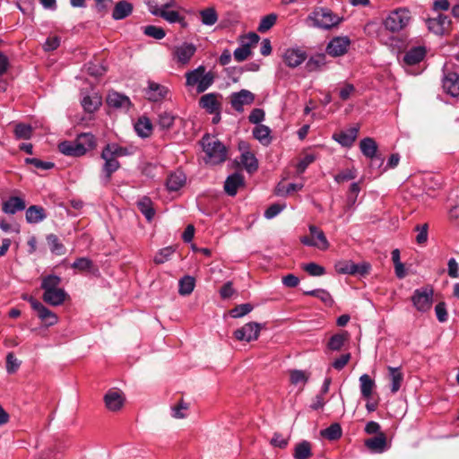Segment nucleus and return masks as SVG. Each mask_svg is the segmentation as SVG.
I'll list each match as a JSON object with an SVG mask.
<instances>
[{
	"label": "nucleus",
	"instance_id": "32",
	"mask_svg": "<svg viewBox=\"0 0 459 459\" xmlns=\"http://www.w3.org/2000/svg\"><path fill=\"white\" fill-rule=\"evenodd\" d=\"M46 218L44 208L38 205H31L26 211V220L29 223L35 224Z\"/></svg>",
	"mask_w": 459,
	"mask_h": 459
},
{
	"label": "nucleus",
	"instance_id": "48",
	"mask_svg": "<svg viewBox=\"0 0 459 459\" xmlns=\"http://www.w3.org/2000/svg\"><path fill=\"white\" fill-rule=\"evenodd\" d=\"M195 288V279L191 276H185L179 281V293L181 295H189Z\"/></svg>",
	"mask_w": 459,
	"mask_h": 459
},
{
	"label": "nucleus",
	"instance_id": "11",
	"mask_svg": "<svg viewBox=\"0 0 459 459\" xmlns=\"http://www.w3.org/2000/svg\"><path fill=\"white\" fill-rule=\"evenodd\" d=\"M427 25L429 31L436 35H445L450 30L451 21L447 16L438 14L437 18H430L427 20Z\"/></svg>",
	"mask_w": 459,
	"mask_h": 459
},
{
	"label": "nucleus",
	"instance_id": "16",
	"mask_svg": "<svg viewBox=\"0 0 459 459\" xmlns=\"http://www.w3.org/2000/svg\"><path fill=\"white\" fill-rule=\"evenodd\" d=\"M368 264H357L351 261L340 262L336 264V271L342 274H364L368 272Z\"/></svg>",
	"mask_w": 459,
	"mask_h": 459
},
{
	"label": "nucleus",
	"instance_id": "54",
	"mask_svg": "<svg viewBox=\"0 0 459 459\" xmlns=\"http://www.w3.org/2000/svg\"><path fill=\"white\" fill-rule=\"evenodd\" d=\"M346 335L344 333H337L333 335L328 342V348L332 351H339L344 344Z\"/></svg>",
	"mask_w": 459,
	"mask_h": 459
},
{
	"label": "nucleus",
	"instance_id": "21",
	"mask_svg": "<svg viewBox=\"0 0 459 459\" xmlns=\"http://www.w3.org/2000/svg\"><path fill=\"white\" fill-rule=\"evenodd\" d=\"M107 103L109 107L115 108L128 109L131 106V101L128 97L116 91L108 93Z\"/></svg>",
	"mask_w": 459,
	"mask_h": 459
},
{
	"label": "nucleus",
	"instance_id": "41",
	"mask_svg": "<svg viewBox=\"0 0 459 459\" xmlns=\"http://www.w3.org/2000/svg\"><path fill=\"white\" fill-rule=\"evenodd\" d=\"M150 12L155 14L162 8H169L174 5V0H144Z\"/></svg>",
	"mask_w": 459,
	"mask_h": 459
},
{
	"label": "nucleus",
	"instance_id": "4",
	"mask_svg": "<svg viewBox=\"0 0 459 459\" xmlns=\"http://www.w3.org/2000/svg\"><path fill=\"white\" fill-rule=\"evenodd\" d=\"M308 20L312 22L314 27L330 30L337 26L342 19L329 8L317 7L309 14Z\"/></svg>",
	"mask_w": 459,
	"mask_h": 459
},
{
	"label": "nucleus",
	"instance_id": "60",
	"mask_svg": "<svg viewBox=\"0 0 459 459\" xmlns=\"http://www.w3.org/2000/svg\"><path fill=\"white\" fill-rule=\"evenodd\" d=\"M303 269L311 276H321L325 273V268L316 263L307 264Z\"/></svg>",
	"mask_w": 459,
	"mask_h": 459
},
{
	"label": "nucleus",
	"instance_id": "19",
	"mask_svg": "<svg viewBox=\"0 0 459 459\" xmlns=\"http://www.w3.org/2000/svg\"><path fill=\"white\" fill-rule=\"evenodd\" d=\"M196 48L191 43H183L176 47L174 54L178 63L187 64L195 55Z\"/></svg>",
	"mask_w": 459,
	"mask_h": 459
},
{
	"label": "nucleus",
	"instance_id": "61",
	"mask_svg": "<svg viewBox=\"0 0 459 459\" xmlns=\"http://www.w3.org/2000/svg\"><path fill=\"white\" fill-rule=\"evenodd\" d=\"M174 253V249L170 247L162 248L155 256L154 262L158 264H163L167 262L172 254Z\"/></svg>",
	"mask_w": 459,
	"mask_h": 459
},
{
	"label": "nucleus",
	"instance_id": "20",
	"mask_svg": "<svg viewBox=\"0 0 459 459\" xmlns=\"http://www.w3.org/2000/svg\"><path fill=\"white\" fill-rule=\"evenodd\" d=\"M199 105L210 114L217 113L221 109V102L215 93L203 95L199 100Z\"/></svg>",
	"mask_w": 459,
	"mask_h": 459
},
{
	"label": "nucleus",
	"instance_id": "49",
	"mask_svg": "<svg viewBox=\"0 0 459 459\" xmlns=\"http://www.w3.org/2000/svg\"><path fill=\"white\" fill-rule=\"evenodd\" d=\"M188 411V403L180 400L177 404L171 407V415L175 419H183Z\"/></svg>",
	"mask_w": 459,
	"mask_h": 459
},
{
	"label": "nucleus",
	"instance_id": "34",
	"mask_svg": "<svg viewBox=\"0 0 459 459\" xmlns=\"http://www.w3.org/2000/svg\"><path fill=\"white\" fill-rule=\"evenodd\" d=\"M137 134L143 138L148 137L152 132V124L148 117H143L134 125Z\"/></svg>",
	"mask_w": 459,
	"mask_h": 459
},
{
	"label": "nucleus",
	"instance_id": "27",
	"mask_svg": "<svg viewBox=\"0 0 459 459\" xmlns=\"http://www.w3.org/2000/svg\"><path fill=\"white\" fill-rule=\"evenodd\" d=\"M154 15L163 18L169 23H179L181 27H186V22L184 16L180 15L178 12L174 10H169V8H162L158 11Z\"/></svg>",
	"mask_w": 459,
	"mask_h": 459
},
{
	"label": "nucleus",
	"instance_id": "1",
	"mask_svg": "<svg viewBox=\"0 0 459 459\" xmlns=\"http://www.w3.org/2000/svg\"><path fill=\"white\" fill-rule=\"evenodd\" d=\"M202 146L205 153L204 160L206 163L217 165L227 160V148L215 136L204 135L202 139Z\"/></svg>",
	"mask_w": 459,
	"mask_h": 459
},
{
	"label": "nucleus",
	"instance_id": "18",
	"mask_svg": "<svg viewBox=\"0 0 459 459\" xmlns=\"http://www.w3.org/2000/svg\"><path fill=\"white\" fill-rule=\"evenodd\" d=\"M388 371V380L390 382V390L391 393L396 394L400 389L403 382V373L400 367H387Z\"/></svg>",
	"mask_w": 459,
	"mask_h": 459
},
{
	"label": "nucleus",
	"instance_id": "17",
	"mask_svg": "<svg viewBox=\"0 0 459 459\" xmlns=\"http://www.w3.org/2000/svg\"><path fill=\"white\" fill-rule=\"evenodd\" d=\"M104 401L108 410L112 411H119L125 403V397L122 393L116 390H109L104 396Z\"/></svg>",
	"mask_w": 459,
	"mask_h": 459
},
{
	"label": "nucleus",
	"instance_id": "3",
	"mask_svg": "<svg viewBox=\"0 0 459 459\" xmlns=\"http://www.w3.org/2000/svg\"><path fill=\"white\" fill-rule=\"evenodd\" d=\"M94 137L91 134H82L77 141H65L58 145V150L65 155L80 157L85 154L88 148L92 147Z\"/></svg>",
	"mask_w": 459,
	"mask_h": 459
},
{
	"label": "nucleus",
	"instance_id": "42",
	"mask_svg": "<svg viewBox=\"0 0 459 459\" xmlns=\"http://www.w3.org/2000/svg\"><path fill=\"white\" fill-rule=\"evenodd\" d=\"M47 241L52 253L58 255L65 254V247L55 234L48 235Z\"/></svg>",
	"mask_w": 459,
	"mask_h": 459
},
{
	"label": "nucleus",
	"instance_id": "29",
	"mask_svg": "<svg viewBox=\"0 0 459 459\" xmlns=\"http://www.w3.org/2000/svg\"><path fill=\"white\" fill-rule=\"evenodd\" d=\"M186 179V178L182 171H175L169 176L167 187L169 191H178L184 186Z\"/></svg>",
	"mask_w": 459,
	"mask_h": 459
},
{
	"label": "nucleus",
	"instance_id": "30",
	"mask_svg": "<svg viewBox=\"0 0 459 459\" xmlns=\"http://www.w3.org/2000/svg\"><path fill=\"white\" fill-rule=\"evenodd\" d=\"M82 106L86 112L93 113L95 112L101 105V97L97 93L92 95H85L82 97Z\"/></svg>",
	"mask_w": 459,
	"mask_h": 459
},
{
	"label": "nucleus",
	"instance_id": "8",
	"mask_svg": "<svg viewBox=\"0 0 459 459\" xmlns=\"http://www.w3.org/2000/svg\"><path fill=\"white\" fill-rule=\"evenodd\" d=\"M377 435L364 441L365 446L373 454H382L391 447V440H387L384 432H377Z\"/></svg>",
	"mask_w": 459,
	"mask_h": 459
},
{
	"label": "nucleus",
	"instance_id": "52",
	"mask_svg": "<svg viewBox=\"0 0 459 459\" xmlns=\"http://www.w3.org/2000/svg\"><path fill=\"white\" fill-rule=\"evenodd\" d=\"M143 30L146 36L155 39H161L166 35V32L162 28L154 25H147L143 28Z\"/></svg>",
	"mask_w": 459,
	"mask_h": 459
},
{
	"label": "nucleus",
	"instance_id": "50",
	"mask_svg": "<svg viewBox=\"0 0 459 459\" xmlns=\"http://www.w3.org/2000/svg\"><path fill=\"white\" fill-rule=\"evenodd\" d=\"M61 282V279L57 275L50 274L43 278L41 288L44 290V291L55 290L58 288V285Z\"/></svg>",
	"mask_w": 459,
	"mask_h": 459
},
{
	"label": "nucleus",
	"instance_id": "23",
	"mask_svg": "<svg viewBox=\"0 0 459 459\" xmlns=\"http://www.w3.org/2000/svg\"><path fill=\"white\" fill-rule=\"evenodd\" d=\"M443 88L451 96H459V75L455 73L446 74L443 80Z\"/></svg>",
	"mask_w": 459,
	"mask_h": 459
},
{
	"label": "nucleus",
	"instance_id": "25",
	"mask_svg": "<svg viewBox=\"0 0 459 459\" xmlns=\"http://www.w3.org/2000/svg\"><path fill=\"white\" fill-rule=\"evenodd\" d=\"M426 50L423 47H414L403 56V63L407 65L419 64L425 56Z\"/></svg>",
	"mask_w": 459,
	"mask_h": 459
},
{
	"label": "nucleus",
	"instance_id": "9",
	"mask_svg": "<svg viewBox=\"0 0 459 459\" xmlns=\"http://www.w3.org/2000/svg\"><path fill=\"white\" fill-rule=\"evenodd\" d=\"M260 326L256 323H247L234 332V336L238 341L252 342L258 338Z\"/></svg>",
	"mask_w": 459,
	"mask_h": 459
},
{
	"label": "nucleus",
	"instance_id": "58",
	"mask_svg": "<svg viewBox=\"0 0 459 459\" xmlns=\"http://www.w3.org/2000/svg\"><path fill=\"white\" fill-rule=\"evenodd\" d=\"M25 163L34 166L36 169L48 170L54 167V163L49 161H43L37 158H26Z\"/></svg>",
	"mask_w": 459,
	"mask_h": 459
},
{
	"label": "nucleus",
	"instance_id": "15",
	"mask_svg": "<svg viewBox=\"0 0 459 459\" xmlns=\"http://www.w3.org/2000/svg\"><path fill=\"white\" fill-rule=\"evenodd\" d=\"M101 158L104 160L102 168L101 181L103 184H108L110 180L111 175L119 169V162L116 158L111 155L107 157L104 155V151L101 152Z\"/></svg>",
	"mask_w": 459,
	"mask_h": 459
},
{
	"label": "nucleus",
	"instance_id": "59",
	"mask_svg": "<svg viewBox=\"0 0 459 459\" xmlns=\"http://www.w3.org/2000/svg\"><path fill=\"white\" fill-rule=\"evenodd\" d=\"M253 307L247 303L241 304L230 310V316L234 318L241 317L251 312Z\"/></svg>",
	"mask_w": 459,
	"mask_h": 459
},
{
	"label": "nucleus",
	"instance_id": "14",
	"mask_svg": "<svg viewBox=\"0 0 459 459\" xmlns=\"http://www.w3.org/2000/svg\"><path fill=\"white\" fill-rule=\"evenodd\" d=\"M169 89L160 83L152 81L148 82V87L145 89V97L152 102L160 101L166 98Z\"/></svg>",
	"mask_w": 459,
	"mask_h": 459
},
{
	"label": "nucleus",
	"instance_id": "43",
	"mask_svg": "<svg viewBox=\"0 0 459 459\" xmlns=\"http://www.w3.org/2000/svg\"><path fill=\"white\" fill-rule=\"evenodd\" d=\"M201 21L203 24L212 26L218 21V15L214 8H206L200 11Z\"/></svg>",
	"mask_w": 459,
	"mask_h": 459
},
{
	"label": "nucleus",
	"instance_id": "7",
	"mask_svg": "<svg viewBox=\"0 0 459 459\" xmlns=\"http://www.w3.org/2000/svg\"><path fill=\"white\" fill-rule=\"evenodd\" d=\"M30 303L31 307L38 313V316L48 326L54 325L57 322V316L55 313L46 307L42 303L32 297L24 298Z\"/></svg>",
	"mask_w": 459,
	"mask_h": 459
},
{
	"label": "nucleus",
	"instance_id": "57",
	"mask_svg": "<svg viewBox=\"0 0 459 459\" xmlns=\"http://www.w3.org/2000/svg\"><path fill=\"white\" fill-rule=\"evenodd\" d=\"M21 361L13 355V352H10L6 356V371L9 374H13L20 368Z\"/></svg>",
	"mask_w": 459,
	"mask_h": 459
},
{
	"label": "nucleus",
	"instance_id": "26",
	"mask_svg": "<svg viewBox=\"0 0 459 459\" xmlns=\"http://www.w3.org/2000/svg\"><path fill=\"white\" fill-rule=\"evenodd\" d=\"M66 297L65 291L61 289H53L51 290L44 291L43 294V299L45 302L52 305V306H58L61 305Z\"/></svg>",
	"mask_w": 459,
	"mask_h": 459
},
{
	"label": "nucleus",
	"instance_id": "55",
	"mask_svg": "<svg viewBox=\"0 0 459 459\" xmlns=\"http://www.w3.org/2000/svg\"><path fill=\"white\" fill-rule=\"evenodd\" d=\"M356 177H357V170L354 168H352V169H344V170L341 171L340 173H338L337 175H335L334 180L340 184L342 182L352 180Z\"/></svg>",
	"mask_w": 459,
	"mask_h": 459
},
{
	"label": "nucleus",
	"instance_id": "31",
	"mask_svg": "<svg viewBox=\"0 0 459 459\" xmlns=\"http://www.w3.org/2000/svg\"><path fill=\"white\" fill-rule=\"evenodd\" d=\"M359 149L365 157L373 159L377 152V144L373 138L366 137L360 141Z\"/></svg>",
	"mask_w": 459,
	"mask_h": 459
},
{
	"label": "nucleus",
	"instance_id": "39",
	"mask_svg": "<svg viewBox=\"0 0 459 459\" xmlns=\"http://www.w3.org/2000/svg\"><path fill=\"white\" fill-rule=\"evenodd\" d=\"M241 163L249 173L255 171L258 168L257 160L250 152H244L242 153Z\"/></svg>",
	"mask_w": 459,
	"mask_h": 459
},
{
	"label": "nucleus",
	"instance_id": "36",
	"mask_svg": "<svg viewBox=\"0 0 459 459\" xmlns=\"http://www.w3.org/2000/svg\"><path fill=\"white\" fill-rule=\"evenodd\" d=\"M270 134V128L264 125H257L253 130L254 137L264 145L271 143Z\"/></svg>",
	"mask_w": 459,
	"mask_h": 459
},
{
	"label": "nucleus",
	"instance_id": "38",
	"mask_svg": "<svg viewBox=\"0 0 459 459\" xmlns=\"http://www.w3.org/2000/svg\"><path fill=\"white\" fill-rule=\"evenodd\" d=\"M104 155L107 157L108 155H111L114 158L117 159L118 157L127 156L130 154L127 148L122 147L117 143H110L106 145L103 149Z\"/></svg>",
	"mask_w": 459,
	"mask_h": 459
},
{
	"label": "nucleus",
	"instance_id": "24",
	"mask_svg": "<svg viewBox=\"0 0 459 459\" xmlns=\"http://www.w3.org/2000/svg\"><path fill=\"white\" fill-rule=\"evenodd\" d=\"M243 184V176L239 173H234L227 178L224 184V190L229 195L234 196L238 192V188Z\"/></svg>",
	"mask_w": 459,
	"mask_h": 459
},
{
	"label": "nucleus",
	"instance_id": "28",
	"mask_svg": "<svg viewBox=\"0 0 459 459\" xmlns=\"http://www.w3.org/2000/svg\"><path fill=\"white\" fill-rule=\"evenodd\" d=\"M25 207V203L22 198L13 196L3 204L2 210L4 213L14 214L19 211L24 210Z\"/></svg>",
	"mask_w": 459,
	"mask_h": 459
},
{
	"label": "nucleus",
	"instance_id": "22",
	"mask_svg": "<svg viewBox=\"0 0 459 459\" xmlns=\"http://www.w3.org/2000/svg\"><path fill=\"white\" fill-rule=\"evenodd\" d=\"M359 133L358 127H351L345 131H341L333 135V139L341 145L349 147L351 146L357 138Z\"/></svg>",
	"mask_w": 459,
	"mask_h": 459
},
{
	"label": "nucleus",
	"instance_id": "13",
	"mask_svg": "<svg viewBox=\"0 0 459 459\" xmlns=\"http://www.w3.org/2000/svg\"><path fill=\"white\" fill-rule=\"evenodd\" d=\"M350 45L351 40L348 37H335L327 44L326 52L332 56H340L347 52Z\"/></svg>",
	"mask_w": 459,
	"mask_h": 459
},
{
	"label": "nucleus",
	"instance_id": "45",
	"mask_svg": "<svg viewBox=\"0 0 459 459\" xmlns=\"http://www.w3.org/2000/svg\"><path fill=\"white\" fill-rule=\"evenodd\" d=\"M277 18L278 16L275 13H270L262 17L257 30L261 33L268 31L276 23Z\"/></svg>",
	"mask_w": 459,
	"mask_h": 459
},
{
	"label": "nucleus",
	"instance_id": "44",
	"mask_svg": "<svg viewBox=\"0 0 459 459\" xmlns=\"http://www.w3.org/2000/svg\"><path fill=\"white\" fill-rule=\"evenodd\" d=\"M205 72V68L203 65H200L196 69L190 71L186 74V85L187 86H195L198 85L200 79L203 74Z\"/></svg>",
	"mask_w": 459,
	"mask_h": 459
},
{
	"label": "nucleus",
	"instance_id": "56",
	"mask_svg": "<svg viewBox=\"0 0 459 459\" xmlns=\"http://www.w3.org/2000/svg\"><path fill=\"white\" fill-rule=\"evenodd\" d=\"M213 82V76L211 73L203 74L200 82L197 85V92L201 93L205 91Z\"/></svg>",
	"mask_w": 459,
	"mask_h": 459
},
{
	"label": "nucleus",
	"instance_id": "53",
	"mask_svg": "<svg viewBox=\"0 0 459 459\" xmlns=\"http://www.w3.org/2000/svg\"><path fill=\"white\" fill-rule=\"evenodd\" d=\"M325 65V56L318 55L311 57L307 63V68L309 72L321 69Z\"/></svg>",
	"mask_w": 459,
	"mask_h": 459
},
{
	"label": "nucleus",
	"instance_id": "62",
	"mask_svg": "<svg viewBox=\"0 0 459 459\" xmlns=\"http://www.w3.org/2000/svg\"><path fill=\"white\" fill-rule=\"evenodd\" d=\"M233 55L235 60H237L238 62H242L251 55V50L250 48H248L247 45L242 44L241 47L235 49Z\"/></svg>",
	"mask_w": 459,
	"mask_h": 459
},
{
	"label": "nucleus",
	"instance_id": "12",
	"mask_svg": "<svg viewBox=\"0 0 459 459\" xmlns=\"http://www.w3.org/2000/svg\"><path fill=\"white\" fill-rule=\"evenodd\" d=\"M282 58L286 65L295 68L307 59V53L299 48H290L284 51Z\"/></svg>",
	"mask_w": 459,
	"mask_h": 459
},
{
	"label": "nucleus",
	"instance_id": "2",
	"mask_svg": "<svg viewBox=\"0 0 459 459\" xmlns=\"http://www.w3.org/2000/svg\"><path fill=\"white\" fill-rule=\"evenodd\" d=\"M412 19L411 11L406 7H399L389 12L383 21L385 29L392 33L405 30Z\"/></svg>",
	"mask_w": 459,
	"mask_h": 459
},
{
	"label": "nucleus",
	"instance_id": "64",
	"mask_svg": "<svg viewBox=\"0 0 459 459\" xmlns=\"http://www.w3.org/2000/svg\"><path fill=\"white\" fill-rule=\"evenodd\" d=\"M92 266V262L86 257H81L76 259L74 264H72V267L74 269H78L79 271H86L90 270Z\"/></svg>",
	"mask_w": 459,
	"mask_h": 459
},
{
	"label": "nucleus",
	"instance_id": "5",
	"mask_svg": "<svg viewBox=\"0 0 459 459\" xmlns=\"http://www.w3.org/2000/svg\"><path fill=\"white\" fill-rule=\"evenodd\" d=\"M310 237L305 236L300 238L303 245L315 247L321 250H326L329 247V242L325 233L314 225L309 226Z\"/></svg>",
	"mask_w": 459,
	"mask_h": 459
},
{
	"label": "nucleus",
	"instance_id": "46",
	"mask_svg": "<svg viewBox=\"0 0 459 459\" xmlns=\"http://www.w3.org/2000/svg\"><path fill=\"white\" fill-rule=\"evenodd\" d=\"M311 455V446L309 442L302 441L295 448V459H307Z\"/></svg>",
	"mask_w": 459,
	"mask_h": 459
},
{
	"label": "nucleus",
	"instance_id": "35",
	"mask_svg": "<svg viewBox=\"0 0 459 459\" xmlns=\"http://www.w3.org/2000/svg\"><path fill=\"white\" fill-rule=\"evenodd\" d=\"M133 10V6L131 4L126 2V1H120L118 2L112 13V17L115 20H122L126 17H127Z\"/></svg>",
	"mask_w": 459,
	"mask_h": 459
},
{
	"label": "nucleus",
	"instance_id": "47",
	"mask_svg": "<svg viewBox=\"0 0 459 459\" xmlns=\"http://www.w3.org/2000/svg\"><path fill=\"white\" fill-rule=\"evenodd\" d=\"M175 116L169 112L164 111L159 114L157 124L163 129L168 130L174 125Z\"/></svg>",
	"mask_w": 459,
	"mask_h": 459
},
{
	"label": "nucleus",
	"instance_id": "51",
	"mask_svg": "<svg viewBox=\"0 0 459 459\" xmlns=\"http://www.w3.org/2000/svg\"><path fill=\"white\" fill-rule=\"evenodd\" d=\"M14 134L17 139H30L32 134V127L26 124H18L14 129Z\"/></svg>",
	"mask_w": 459,
	"mask_h": 459
},
{
	"label": "nucleus",
	"instance_id": "10",
	"mask_svg": "<svg viewBox=\"0 0 459 459\" xmlns=\"http://www.w3.org/2000/svg\"><path fill=\"white\" fill-rule=\"evenodd\" d=\"M255 100V95L247 90H241L230 96L231 107L238 112L244 110V106L251 105Z\"/></svg>",
	"mask_w": 459,
	"mask_h": 459
},
{
	"label": "nucleus",
	"instance_id": "6",
	"mask_svg": "<svg viewBox=\"0 0 459 459\" xmlns=\"http://www.w3.org/2000/svg\"><path fill=\"white\" fill-rule=\"evenodd\" d=\"M433 290L431 288L418 289L411 298L415 307L421 312L428 311L432 305Z\"/></svg>",
	"mask_w": 459,
	"mask_h": 459
},
{
	"label": "nucleus",
	"instance_id": "40",
	"mask_svg": "<svg viewBox=\"0 0 459 459\" xmlns=\"http://www.w3.org/2000/svg\"><path fill=\"white\" fill-rule=\"evenodd\" d=\"M309 378V375L303 370L293 369L290 371V381L292 385L304 386Z\"/></svg>",
	"mask_w": 459,
	"mask_h": 459
},
{
	"label": "nucleus",
	"instance_id": "33",
	"mask_svg": "<svg viewBox=\"0 0 459 459\" xmlns=\"http://www.w3.org/2000/svg\"><path fill=\"white\" fill-rule=\"evenodd\" d=\"M359 384L362 397L368 400L371 397L373 389L376 386L375 381L371 379L368 375L363 374L359 377Z\"/></svg>",
	"mask_w": 459,
	"mask_h": 459
},
{
	"label": "nucleus",
	"instance_id": "63",
	"mask_svg": "<svg viewBox=\"0 0 459 459\" xmlns=\"http://www.w3.org/2000/svg\"><path fill=\"white\" fill-rule=\"evenodd\" d=\"M86 70L89 74L94 77H100L106 72V69L103 65L100 64L89 63L86 65Z\"/></svg>",
	"mask_w": 459,
	"mask_h": 459
},
{
	"label": "nucleus",
	"instance_id": "37",
	"mask_svg": "<svg viewBox=\"0 0 459 459\" xmlns=\"http://www.w3.org/2000/svg\"><path fill=\"white\" fill-rule=\"evenodd\" d=\"M138 209L145 216L147 221H151L154 216V210L150 198L143 197L137 202Z\"/></svg>",
	"mask_w": 459,
	"mask_h": 459
}]
</instances>
